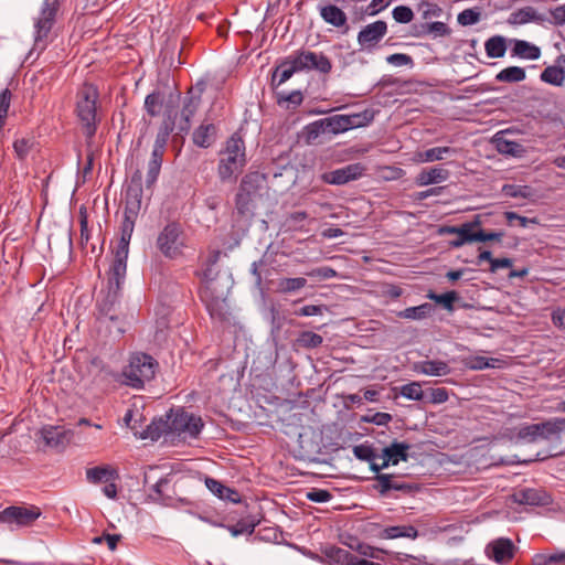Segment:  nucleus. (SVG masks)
<instances>
[{"label": "nucleus", "mask_w": 565, "mask_h": 565, "mask_svg": "<svg viewBox=\"0 0 565 565\" xmlns=\"http://www.w3.org/2000/svg\"><path fill=\"white\" fill-rule=\"evenodd\" d=\"M515 545L508 537H499L487 546V554L495 563L505 564L514 557Z\"/></svg>", "instance_id": "17"}, {"label": "nucleus", "mask_w": 565, "mask_h": 565, "mask_svg": "<svg viewBox=\"0 0 565 565\" xmlns=\"http://www.w3.org/2000/svg\"><path fill=\"white\" fill-rule=\"evenodd\" d=\"M158 369L159 363L154 358L137 352L131 354L128 365L124 367L117 381L131 388L141 390L147 382L154 379Z\"/></svg>", "instance_id": "3"}, {"label": "nucleus", "mask_w": 565, "mask_h": 565, "mask_svg": "<svg viewBox=\"0 0 565 565\" xmlns=\"http://www.w3.org/2000/svg\"><path fill=\"white\" fill-rule=\"evenodd\" d=\"M60 8L58 0H44L41 9L40 18L36 20L35 36H34V49L43 51L46 46V38L51 32L55 18Z\"/></svg>", "instance_id": "8"}, {"label": "nucleus", "mask_w": 565, "mask_h": 565, "mask_svg": "<svg viewBox=\"0 0 565 565\" xmlns=\"http://www.w3.org/2000/svg\"><path fill=\"white\" fill-rule=\"evenodd\" d=\"M245 141L238 132H234L220 151L217 175L222 182L230 181L246 166Z\"/></svg>", "instance_id": "4"}, {"label": "nucleus", "mask_w": 565, "mask_h": 565, "mask_svg": "<svg viewBox=\"0 0 565 565\" xmlns=\"http://www.w3.org/2000/svg\"><path fill=\"white\" fill-rule=\"evenodd\" d=\"M539 429L537 424H523L519 428L516 437L527 443H535L541 438Z\"/></svg>", "instance_id": "53"}, {"label": "nucleus", "mask_w": 565, "mask_h": 565, "mask_svg": "<svg viewBox=\"0 0 565 565\" xmlns=\"http://www.w3.org/2000/svg\"><path fill=\"white\" fill-rule=\"evenodd\" d=\"M173 128H174L173 122L164 120L159 127L154 143L162 145V146L167 147L169 137H170L171 132L173 131Z\"/></svg>", "instance_id": "63"}, {"label": "nucleus", "mask_w": 565, "mask_h": 565, "mask_svg": "<svg viewBox=\"0 0 565 565\" xmlns=\"http://www.w3.org/2000/svg\"><path fill=\"white\" fill-rule=\"evenodd\" d=\"M486 53L491 58L503 57L507 52L505 39L501 35H494L484 43Z\"/></svg>", "instance_id": "40"}, {"label": "nucleus", "mask_w": 565, "mask_h": 565, "mask_svg": "<svg viewBox=\"0 0 565 565\" xmlns=\"http://www.w3.org/2000/svg\"><path fill=\"white\" fill-rule=\"evenodd\" d=\"M501 192L509 198L529 199L532 196L533 190L529 185L504 184Z\"/></svg>", "instance_id": "52"}, {"label": "nucleus", "mask_w": 565, "mask_h": 565, "mask_svg": "<svg viewBox=\"0 0 565 565\" xmlns=\"http://www.w3.org/2000/svg\"><path fill=\"white\" fill-rule=\"evenodd\" d=\"M11 99H12L11 90L9 88H4L0 93V131L2 130V128L6 124V118L8 116Z\"/></svg>", "instance_id": "58"}, {"label": "nucleus", "mask_w": 565, "mask_h": 565, "mask_svg": "<svg viewBox=\"0 0 565 565\" xmlns=\"http://www.w3.org/2000/svg\"><path fill=\"white\" fill-rule=\"evenodd\" d=\"M375 483L373 484V489L380 493L382 497H386L391 491V482L393 481V475L391 473H377L374 477Z\"/></svg>", "instance_id": "56"}, {"label": "nucleus", "mask_w": 565, "mask_h": 565, "mask_svg": "<svg viewBox=\"0 0 565 565\" xmlns=\"http://www.w3.org/2000/svg\"><path fill=\"white\" fill-rule=\"evenodd\" d=\"M541 439H548L552 435H557L565 430V418L555 417L543 423H539Z\"/></svg>", "instance_id": "36"}, {"label": "nucleus", "mask_w": 565, "mask_h": 565, "mask_svg": "<svg viewBox=\"0 0 565 565\" xmlns=\"http://www.w3.org/2000/svg\"><path fill=\"white\" fill-rule=\"evenodd\" d=\"M323 132H326V128L322 119H319L305 126L300 132V138L306 145L310 146L315 145Z\"/></svg>", "instance_id": "35"}, {"label": "nucleus", "mask_w": 565, "mask_h": 565, "mask_svg": "<svg viewBox=\"0 0 565 565\" xmlns=\"http://www.w3.org/2000/svg\"><path fill=\"white\" fill-rule=\"evenodd\" d=\"M399 394L411 401H425L426 393L418 382H412L399 387Z\"/></svg>", "instance_id": "50"}, {"label": "nucleus", "mask_w": 565, "mask_h": 565, "mask_svg": "<svg viewBox=\"0 0 565 565\" xmlns=\"http://www.w3.org/2000/svg\"><path fill=\"white\" fill-rule=\"evenodd\" d=\"M541 81L554 86H562L565 81V71L561 66H547L541 73Z\"/></svg>", "instance_id": "45"}, {"label": "nucleus", "mask_w": 565, "mask_h": 565, "mask_svg": "<svg viewBox=\"0 0 565 565\" xmlns=\"http://www.w3.org/2000/svg\"><path fill=\"white\" fill-rule=\"evenodd\" d=\"M547 21L546 17L537 13L533 7L521 8L510 14L509 23L511 24H525L529 22H535L543 24Z\"/></svg>", "instance_id": "28"}, {"label": "nucleus", "mask_w": 565, "mask_h": 565, "mask_svg": "<svg viewBox=\"0 0 565 565\" xmlns=\"http://www.w3.org/2000/svg\"><path fill=\"white\" fill-rule=\"evenodd\" d=\"M34 146L32 138H21L13 142V149L19 160H24Z\"/></svg>", "instance_id": "57"}, {"label": "nucleus", "mask_w": 565, "mask_h": 565, "mask_svg": "<svg viewBox=\"0 0 565 565\" xmlns=\"http://www.w3.org/2000/svg\"><path fill=\"white\" fill-rule=\"evenodd\" d=\"M200 297L204 301L206 310L212 318L220 320L225 319L226 303L224 298L213 296L209 285L201 291Z\"/></svg>", "instance_id": "21"}, {"label": "nucleus", "mask_w": 565, "mask_h": 565, "mask_svg": "<svg viewBox=\"0 0 565 565\" xmlns=\"http://www.w3.org/2000/svg\"><path fill=\"white\" fill-rule=\"evenodd\" d=\"M411 445L394 440L390 446L383 448L381 458L384 460V466H396L399 461L408 460V450Z\"/></svg>", "instance_id": "20"}, {"label": "nucleus", "mask_w": 565, "mask_h": 565, "mask_svg": "<svg viewBox=\"0 0 565 565\" xmlns=\"http://www.w3.org/2000/svg\"><path fill=\"white\" fill-rule=\"evenodd\" d=\"M415 370L419 373L433 376L447 375L450 372L449 365L441 360H426L418 362Z\"/></svg>", "instance_id": "30"}, {"label": "nucleus", "mask_w": 565, "mask_h": 565, "mask_svg": "<svg viewBox=\"0 0 565 565\" xmlns=\"http://www.w3.org/2000/svg\"><path fill=\"white\" fill-rule=\"evenodd\" d=\"M565 563V552L554 554H537L533 558V565H563Z\"/></svg>", "instance_id": "55"}, {"label": "nucleus", "mask_w": 565, "mask_h": 565, "mask_svg": "<svg viewBox=\"0 0 565 565\" xmlns=\"http://www.w3.org/2000/svg\"><path fill=\"white\" fill-rule=\"evenodd\" d=\"M449 398V394L447 388L445 387H436L429 388L428 394H426L425 401L430 404H443L447 402Z\"/></svg>", "instance_id": "60"}, {"label": "nucleus", "mask_w": 565, "mask_h": 565, "mask_svg": "<svg viewBox=\"0 0 565 565\" xmlns=\"http://www.w3.org/2000/svg\"><path fill=\"white\" fill-rule=\"evenodd\" d=\"M42 514L36 505L20 507L10 505L0 511V523L17 525L18 527L31 526Z\"/></svg>", "instance_id": "9"}, {"label": "nucleus", "mask_w": 565, "mask_h": 565, "mask_svg": "<svg viewBox=\"0 0 565 565\" xmlns=\"http://www.w3.org/2000/svg\"><path fill=\"white\" fill-rule=\"evenodd\" d=\"M418 536V531L413 525H394L387 526L382 530L380 537L385 540L398 539V537H408L416 539Z\"/></svg>", "instance_id": "33"}, {"label": "nucleus", "mask_w": 565, "mask_h": 565, "mask_svg": "<svg viewBox=\"0 0 565 565\" xmlns=\"http://www.w3.org/2000/svg\"><path fill=\"white\" fill-rule=\"evenodd\" d=\"M275 98L276 103L279 106H285L286 109H296L303 102L302 92L299 89L292 90L290 93L275 90Z\"/></svg>", "instance_id": "34"}, {"label": "nucleus", "mask_w": 565, "mask_h": 565, "mask_svg": "<svg viewBox=\"0 0 565 565\" xmlns=\"http://www.w3.org/2000/svg\"><path fill=\"white\" fill-rule=\"evenodd\" d=\"M511 55L520 58L537 60L541 56V50L525 40H514Z\"/></svg>", "instance_id": "31"}, {"label": "nucleus", "mask_w": 565, "mask_h": 565, "mask_svg": "<svg viewBox=\"0 0 565 565\" xmlns=\"http://www.w3.org/2000/svg\"><path fill=\"white\" fill-rule=\"evenodd\" d=\"M292 54L301 72L317 71L321 74H329L332 70L331 60L322 52L298 50Z\"/></svg>", "instance_id": "11"}, {"label": "nucleus", "mask_w": 565, "mask_h": 565, "mask_svg": "<svg viewBox=\"0 0 565 565\" xmlns=\"http://www.w3.org/2000/svg\"><path fill=\"white\" fill-rule=\"evenodd\" d=\"M98 97V89L92 84H84L76 94L75 114L87 139H92L97 131Z\"/></svg>", "instance_id": "5"}, {"label": "nucleus", "mask_w": 565, "mask_h": 565, "mask_svg": "<svg viewBox=\"0 0 565 565\" xmlns=\"http://www.w3.org/2000/svg\"><path fill=\"white\" fill-rule=\"evenodd\" d=\"M156 246L168 259L182 256L185 247L182 225L178 222H169L158 234Z\"/></svg>", "instance_id": "6"}, {"label": "nucleus", "mask_w": 565, "mask_h": 565, "mask_svg": "<svg viewBox=\"0 0 565 565\" xmlns=\"http://www.w3.org/2000/svg\"><path fill=\"white\" fill-rule=\"evenodd\" d=\"M168 415L166 417L154 418L145 429L142 438L158 440L162 435L171 434Z\"/></svg>", "instance_id": "32"}, {"label": "nucleus", "mask_w": 565, "mask_h": 565, "mask_svg": "<svg viewBox=\"0 0 565 565\" xmlns=\"http://www.w3.org/2000/svg\"><path fill=\"white\" fill-rule=\"evenodd\" d=\"M526 77L525 71L519 66H509L495 75V79L502 83H519Z\"/></svg>", "instance_id": "46"}, {"label": "nucleus", "mask_w": 565, "mask_h": 565, "mask_svg": "<svg viewBox=\"0 0 565 565\" xmlns=\"http://www.w3.org/2000/svg\"><path fill=\"white\" fill-rule=\"evenodd\" d=\"M455 153H457V150L451 147H434L423 152H418L417 156L420 162H434L443 160L446 154Z\"/></svg>", "instance_id": "42"}, {"label": "nucleus", "mask_w": 565, "mask_h": 565, "mask_svg": "<svg viewBox=\"0 0 565 565\" xmlns=\"http://www.w3.org/2000/svg\"><path fill=\"white\" fill-rule=\"evenodd\" d=\"M422 32H415V36H424L429 33H435L436 36H447L450 34V28L444 22H431V23H422L420 24Z\"/></svg>", "instance_id": "48"}, {"label": "nucleus", "mask_w": 565, "mask_h": 565, "mask_svg": "<svg viewBox=\"0 0 565 565\" xmlns=\"http://www.w3.org/2000/svg\"><path fill=\"white\" fill-rule=\"evenodd\" d=\"M480 224L481 222L477 215L472 222H466L458 226L457 237L449 242V246L459 248L467 243L478 242L477 232H473V228L480 226Z\"/></svg>", "instance_id": "25"}, {"label": "nucleus", "mask_w": 565, "mask_h": 565, "mask_svg": "<svg viewBox=\"0 0 565 565\" xmlns=\"http://www.w3.org/2000/svg\"><path fill=\"white\" fill-rule=\"evenodd\" d=\"M259 519L255 516H248L246 519L239 520L234 525H228L227 530L231 532L233 536H238L242 534L252 535L255 531V527L259 524Z\"/></svg>", "instance_id": "43"}, {"label": "nucleus", "mask_w": 565, "mask_h": 565, "mask_svg": "<svg viewBox=\"0 0 565 565\" xmlns=\"http://www.w3.org/2000/svg\"><path fill=\"white\" fill-rule=\"evenodd\" d=\"M392 15L397 23H409L414 18L413 10L407 6H397L393 9Z\"/></svg>", "instance_id": "61"}, {"label": "nucleus", "mask_w": 565, "mask_h": 565, "mask_svg": "<svg viewBox=\"0 0 565 565\" xmlns=\"http://www.w3.org/2000/svg\"><path fill=\"white\" fill-rule=\"evenodd\" d=\"M142 193V173L139 169H137L131 175V179L125 191V211L128 212V214H139L141 209Z\"/></svg>", "instance_id": "13"}, {"label": "nucleus", "mask_w": 565, "mask_h": 565, "mask_svg": "<svg viewBox=\"0 0 565 565\" xmlns=\"http://www.w3.org/2000/svg\"><path fill=\"white\" fill-rule=\"evenodd\" d=\"M387 32V24L383 20H377L365 25L358 34V43L364 50H372L384 38Z\"/></svg>", "instance_id": "16"}, {"label": "nucleus", "mask_w": 565, "mask_h": 565, "mask_svg": "<svg viewBox=\"0 0 565 565\" xmlns=\"http://www.w3.org/2000/svg\"><path fill=\"white\" fill-rule=\"evenodd\" d=\"M118 478V471L110 466H97L86 470L87 481L94 484L115 481Z\"/></svg>", "instance_id": "29"}, {"label": "nucleus", "mask_w": 565, "mask_h": 565, "mask_svg": "<svg viewBox=\"0 0 565 565\" xmlns=\"http://www.w3.org/2000/svg\"><path fill=\"white\" fill-rule=\"evenodd\" d=\"M166 152V146L154 143L151 152V158L148 162V170L146 177V185L147 188H151L160 173L163 154Z\"/></svg>", "instance_id": "26"}, {"label": "nucleus", "mask_w": 565, "mask_h": 565, "mask_svg": "<svg viewBox=\"0 0 565 565\" xmlns=\"http://www.w3.org/2000/svg\"><path fill=\"white\" fill-rule=\"evenodd\" d=\"M457 20L458 23L463 26L472 25L479 22L480 12L476 11L475 9H466L458 14Z\"/></svg>", "instance_id": "64"}, {"label": "nucleus", "mask_w": 565, "mask_h": 565, "mask_svg": "<svg viewBox=\"0 0 565 565\" xmlns=\"http://www.w3.org/2000/svg\"><path fill=\"white\" fill-rule=\"evenodd\" d=\"M318 8H319L320 17L322 18V20L326 23H328L332 26H335V28L345 26L348 29L347 14L338 6L321 2Z\"/></svg>", "instance_id": "23"}, {"label": "nucleus", "mask_w": 565, "mask_h": 565, "mask_svg": "<svg viewBox=\"0 0 565 565\" xmlns=\"http://www.w3.org/2000/svg\"><path fill=\"white\" fill-rule=\"evenodd\" d=\"M497 149L500 153L516 156L522 150V146L515 141L498 139Z\"/></svg>", "instance_id": "62"}, {"label": "nucleus", "mask_w": 565, "mask_h": 565, "mask_svg": "<svg viewBox=\"0 0 565 565\" xmlns=\"http://www.w3.org/2000/svg\"><path fill=\"white\" fill-rule=\"evenodd\" d=\"M347 119V131L354 128L367 126L374 119V111L372 109H365L361 113H354L344 115Z\"/></svg>", "instance_id": "39"}, {"label": "nucleus", "mask_w": 565, "mask_h": 565, "mask_svg": "<svg viewBox=\"0 0 565 565\" xmlns=\"http://www.w3.org/2000/svg\"><path fill=\"white\" fill-rule=\"evenodd\" d=\"M205 486L221 500H225L232 503L241 502V495L237 490L224 486L221 481L214 478L205 477Z\"/></svg>", "instance_id": "27"}, {"label": "nucleus", "mask_w": 565, "mask_h": 565, "mask_svg": "<svg viewBox=\"0 0 565 565\" xmlns=\"http://www.w3.org/2000/svg\"><path fill=\"white\" fill-rule=\"evenodd\" d=\"M354 456L362 461H373L379 457L375 450L366 444L356 445L353 447Z\"/></svg>", "instance_id": "59"}, {"label": "nucleus", "mask_w": 565, "mask_h": 565, "mask_svg": "<svg viewBox=\"0 0 565 565\" xmlns=\"http://www.w3.org/2000/svg\"><path fill=\"white\" fill-rule=\"evenodd\" d=\"M366 171V168L360 163H350L342 168L323 172L320 180L331 185H344L351 181L360 179Z\"/></svg>", "instance_id": "12"}, {"label": "nucleus", "mask_w": 565, "mask_h": 565, "mask_svg": "<svg viewBox=\"0 0 565 565\" xmlns=\"http://www.w3.org/2000/svg\"><path fill=\"white\" fill-rule=\"evenodd\" d=\"M322 122L324 125L326 132L339 135L347 131V119L344 118V115H334L322 118Z\"/></svg>", "instance_id": "49"}, {"label": "nucleus", "mask_w": 565, "mask_h": 565, "mask_svg": "<svg viewBox=\"0 0 565 565\" xmlns=\"http://www.w3.org/2000/svg\"><path fill=\"white\" fill-rule=\"evenodd\" d=\"M139 214L124 211V220L120 225V238L115 250H113V265L127 267L129 244L134 233L135 224Z\"/></svg>", "instance_id": "10"}, {"label": "nucleus", "mask_w": 565, "mask_h": 565, "mask_svg": "<svg viewBox=\"0 0 565 565\" xmlns=\"http://www.w3.org/2000/svg\"><path fill=\"white\" fill-rule=\"evenodd\" d=\"M301 72L294 54L282 60L278 65L275 66L271 73L270 87L274 90L287 82L295 73Z\"/></svg>", "instance_id": "18"}, {"label": "nucleus", "mask_w": 565, "mask_h": 565, "mask_svg": "<svg viewBox=\"0 0 565 565\" xmlns=\"http://www.w3.org/2000/svg\"><path fill=\"white\" fill-rule=\"evenodd\" d=\"M202 100L199 97H192L185 94L182 108L180 110V119L178 121V130L180 134H188L192 126V118L199 110Z\"/></svg>", "instance_id": "19"}, {"label": "nucleus", "mask_w": 565, "mask_h": 565, "mask_svg": "<svg viewBox=\"0 0 565 565\" xmlns=\"http://www.w3.org/2000/svg\"><path fill=\"white\" fill-rule=\"evenodd\" d=\"M450 175L449 170L435 166L423 169L415 178V184L418 186H427L446 181Z\"/></svg>", "instance_id": "24"}, {"label": "nucleus", "mask_w": 565, "mask_h": 565, "mask_svg": "<svg viewBox=\"0 0 565 565\" xmlns=\"http://www.w3.org/2000/svg\"><path fill=\"white\" fill-rule=\"evenodd\" d=\"M324 555L332 562L341 565H351L354 562L355 556L348 550L339 546H328L324 550Z\"/></svg>", "instance_id": "37"}, {"label": "nucleus", "mask_w": 565, "mask_h": 565, "mask_svg": "<svg viewBox=\"0 0 565 565\" xmlns=\"http://www.w3.org/2000/svg\"><path fill=\"white\" fill-rule=\"evenodd\" d=\"M323 342V338L312 331H302L296 339V344L302 349H316Z\"/></svg>", "instance_id": "47"}, {"label": "nucleus", "mask_w": 565, "mask_h": 565, "mask_svg": "<svg viewBox=\"0 0 565 565\" xmlns=\"http://www.w3.org/2000/svg\"><path fill=\"white\" fill-rule=\"evenodd\" d=\"M426 297L450 312L455 309V301L459 300V294L455 290L446 291L440 295L430 290Z\"/></svg>", "instance_id": "41"}, {"label": "nucleus", "mask_w": 565, "mask_h": 565, "mask_svg": "<svg viewBox=\"0 0 565 565\" xmlns=\"http://www.w3.org/2000/svg\"><path fill=\"white\" fill-rule=\"evenodd\" d=\"M217 128L212 122L203 121L192 134V141L196 147L210 148L216 140Z\"/></svg>", "instance_id": "22"}, {"label": "nucleus", "mask_w": 565, "mask_h": 565, "mask_svg": "<svg viewBox=\"0 0 565 565\" xmlns=\"http://www.w3.org/2000/svg\"><path fill=\"white\" fill-rule=\"evenodd\" d=\"M126 271L127 267L113 264L110 265L107 273V291L100 300H97L96 303L97 320H109L111 322H117L119 320L117 305L119 303L121 285L125 281Z\"/></svg>", "instance_id": "2"}, {"label": "nucleus", "mask_w": 565, "mask_h": 565, "mask_svg": "<svg viewBox=\"0 0 565 565\" xmlns=\"http://www.w3.org/2000/svg\"><path fill=\"white\" fill-rule=\"evenodd\" d=\"M307 285V279L303 277L296 278H280L278 280V289L284 294H291L302 289Z\"/></svg>", "instance_id": "51"}, {"label": "nucleus", "mask_w": 565, "mask_h": 565, "mask_svg": "<svg viewBox=\"0 0 565 565\" xmlns=\"http://www.w3.org/2000/svg\"><path fill=\"white\" fill-rule=\"evenodd\" d=\"M164 93L156 89L145 98V109L150 117H157L164 103Z\"/></svg>", "instance_id": "38"}, {"label": "nucleus", "mask_w": 565, "mask_h": 565, "mask_svg": "<svg viewBox=\"0 0 565 565\" xmlns=\"http://www.w3.org/2000/svg\"><path fill=\"white\" fill-rule=\"evenodd\" d=\"M268 191L267 174L260 171L247 172L239 182L235 194V213L241 218H253L257 201Z\"/></svg>", "instance_id": "1"}, {"label": "nucleus", "mask_w": 565, "mask_h": 565, "mask_svg": "<svg viewBox=\"0 0 565 565\" xmlns=\"http://www.w3.org/2000/svg\"><path fill=\"white\" fill-rule=\"evenodd\" d=\"M40 433L44 444L56 450H63L74 436L73 430L64 426H44Z\"/></svg>", "instance_id": "15"}, {"label": "nucleus", "mask_w": 565, "mask_h": 565, "mask_svg": "<svg viewBox=\"0 0 565 565\" xmlns=\"http://www.w3.org/2000/svg\"><path fill=\"white\" fill-rule=\"evenodd\" d=\"M167 415L169 425L171 426V434L183 436L184 438H196L204 426L201 417L186 412L182 407L177 409L172 408Z\"/></svg>", "instance_id": "7"}, {"label": "nucleus", "mask_w": 565, "mask_h": 565, "mask_svg": "<svg viewBox=\"0 0 565 565\" xmlns=\"http://www.w3.org/2000/svg\"><path fill=\"white\" fill-rule=\"evenodd\" d=\"M513 502L523 505L546 507L553 502L552 495L542 488H523L513 492Z\"/></svg>", "instance_id": "14"}, {"label": "nucleus", "mask_w": 565, "mask_h": 565, "mask_svg": "<svg viewBox=\"0 0 565 565\" xmlns=\"http://www.w3.org/2000/svg\"><path fill=\"white\" fill-rule=\"evenodd\" d=\"M309 217L305 211H295L287 215L286 225L292 231H305V221Z\"/></svg>", "instance_id": "54"}, {"label": "nucleus", "mask_w": 565, "mask_h": 565, "mask_svg": "<svg viewBox=\"0 0 565 565\" xmlns=\"http://www.w3.org/2000/svg\"><path fill=\"white\" fill-rule=\"evenodd\" d=\"M431 309L433 306L428 302H425L423 305L408 307L402 311H398L396 316L403 319L422 320L430 315Z\"/></svg>", "instance_id": "44"}]
</instances>
